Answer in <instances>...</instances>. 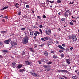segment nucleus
Segmentation results:
<instances>
[{"label": "nucleus", "instance_id": "nucleus-1", "mask_svg": "<svg viewBox=\"0 0 79 79\" xmlns=\"http://www.w3.org/2000/svg\"><path fill=\"white\" fill-rule=\"evenodd\" d=\"M28 40H29V37L26 36L22 39V43L23 44H26L28 43Z\"/></svg>", "mask_w": 79, "mask_h": 79}, {"label": "nucleus", "instance_id": "nucleus-2", "mask_svg": "<svg viewBox=\"0 0 79 79\" xmlns=\"http://www.w3.org/2000/svg\"><path fill=\"white\" fill-rule=\"evenodd\" d=\"M11 48H14L15 47H16L18 44H17V43L16 42L13 41L11 42Z\"/></svg>", "mask_w": 79, "mask_h": 79}, {"label": "nucleus", "instance_id": "nucleus-3", "mask_svg": "<svg viewBox=\"0 0 79 79\" xmlns=\"http://www.w3.org/2000/svg\"><path fill=\"white\" fill-rule=\"evenodd\" d=\"M11 41V39H8L4 41V43L6 44H9V42Z\"/></svg>", "mask_w": 79, "mask_h": 79}, {"label": "nucleus", "instance_id": "nucleus-4", "mask_svg": "<svg viewBox=\"0 0 79 79\" xmlns=\"http://www.w3.org/2000/svg\"><path fill=\"white\" fill-rule=\"evenodd\" d=\"M31 75L32 76H35V77H40V76H39V75L38 74H37L36 73H31Z\"/></svg>", "mask_w": 79, "mask_h": 79}, {"label": "nucleus", "instance_id": "nucleus-5", "mask_svg": "<svg viewBox=\"0 0 79 79\" xmlns=\"http://www.w3.org/2000/svg\"><path fill=\"white\" fill-rule=\"evenodd\" d=\"M25 63L27 65H30L31 63H32V62H29L28 61H26Z\"/></svg>", "mask_w": 79, "mask_h": 79}, {"label": "nucleus", "instance_id": "nucleus-6", "mask_svg": "<svg viewBox=\"0 0 79 79\" xmlns=\"http://www.w3.org/2000/svg\"><path fill=\"white\" fill-rule=\"evenodd\" d=\"M12 66L13 68H15V67H16V63L15 62H13L12 64Z\"/></svg>", "mask_w": 79, "mask_h": 79}, {"label": "nucleus", "instance_id": "nucleus-7", "mask_svg": "<svg viewBox=\"0 0 79 79\" xmlns=\"http://www.w3.org/2000/svg\"><path fill=\"white\" fill-rule=\"evenodd\" d=\"M52 44V43H51V41L50 40H49L47 42V45H48V46H49L50 45H51Z\"/></svg>", "mask_w": 79, "mask_h": 79}, {"label": "nucleus", "instance_id": "nucleus-8", "mask_svg": "<svg viewBox=\"0 0 79 79\" xmlns=\"http://www.w3.org/2000/svg\"><path fill=\"white\" fill-rule=\"evenodd\" d=\"M44 55L45 56H48V52L47 51H45L44 52Z\"/></svg>", "mask_w": 79, "mask_h": 79}, {"label": "nucleus", "instance_id": "nucleus-9", "mask_svg": "<svg viewBox=\"0 0 79 79\" xmlns=\"http://www.w3.org/2000/svg\"><path fill=\"white\" fill-rule=\"evenodd\" d=\"M77 39L76 35H72V39Z\"/></svg>", "mask_w": 79, "mask_h": 79}, {"label": "nucleus", "instance_id": "nucleus-10", "mask_svg": "<svg viewBox=\"0 0 79 79\" xmlns=\"http://www.w3.org/2000/svg\"><path fill=\"white\" fill-rule=\"evenodd\" d=\"M23 66V64H19L18 65V66L17 67V68H19V69L21 68V67H22Z\"/></svg>", "mask_w": 79, "mask_h": 79}, {"label": "nucleus", "instance_id": "nucleus-11", "mask_svg": "<svg viewBox=\"0 0 79 79\" xmlns=\"http://www.w3.org/2000/svg\"><path fill=\"white\" fill-rule=\"evenodd\" d=\"M73 39L72 42H74V43H75L76 42V41L77 40V38H75V39Z\"/></svg>", "mask_w": 79, "mask_h": 79}, {"label": "nucleus", "instance_id": "nucleus-12", "mask_svg": "<svg viewBox=\"0 0 79 79\" xmlns=\"http://www.w3.org/2000/svg\"><path fill=\"white\" fill-rule=\"evenodd\" d=\"M15 6L16 7V8H19V5L17 3H16V4L15 5Z\"/></svg>", "mask_w": 79, "mask_h": 79}, {"label": "nucleus", "instance_id": "nucleus-13", "mask_svg": "<svg viewBox=\"0 0 79 79\" xmlns=\"http://www.w3.org/2000/svg\"><path fill=\"white\" fill-rule=\"evenodd\" d=\"M19 71L20 72H21V73H23L24 72V71H25V70L24 69H20L19 70Z\"/></svg>", "mask_w": 79, "mask_h": 79}, {"label": "nucleus", "instance_id": "nucleus-14", "mask_svg": "<svg viewBox=\"0 0 79 79\" xmlns=\"http://www.w3.org/2000/svg\"><path fill=\"white\" fill-rule=\"evenodd\" d=\"M1 34H5V33H7V31H1Z\"/></svg>", "mask_w": 79, "mask_h": 79}, {"label": "nucleus", "instance_id": "nucleus-15", "mask_svg": "<svg viewBox=\"0 0 79 79\" xmlns=\"http://www.w3.org/2000/svg\"><path fill=\"white\" fill-rule=\"evenodd\" d=\"M29 49L30 51H31L32 52H33V53H34V52H35L34 50H33V49L32 48H29Z\"/></svg>", "mask_w": 79, "mask_h": 79}, {"label": "nucleus", "instance_id": "nucleus-16", "mask_svg": "<svg viewBox=\"0 0 79 79\" xmlns=\"http://www.w3.org/2000/svg\"><path fill=\"white\" fill-rule=\"evenodd\" d=\"M8 8V6H5L4 7H3L2 9H1L2 10H5L6 9V8Z\"/></svg>", "mask_w": 79, "mask_h": 79}, {"label": "nucleus", "instance_id": "nucleus-17", "mask_svg": "<svg viewBox=\"0 0 79 79\" xmlns=\"http://www.w3.org/2000/svg\"><path fill=\"white\" fill-rule=\"evenodd\" d=\"M64 15L65 17H66V16L68 17V13L65 12V13H64Z\"/></svg>", "mask_w": 79, "mask_h": 79}, {"label": "nucleus", "instance_id": "nucleus-18", "mask_svg": "<svg viewBox=\"0 0 79 79\" xmlns=\"http://www.w3.org/2000/svg\"><path fill=\"white\" fill-rule=\"evenodd\" d=\"M49 2H50V1L49 0H46V3L47 5H48L49 4Z\"/></svg>", "mask_w": 79, "mask_h": 79}, {"label": "nucleus", "instance_id": "nucleus-19", "mask_svg": "<svg viewBox=\"0 0 79 79\" xmlns=\"http://www.w3.org/2000/svg\"><path fill=\"white\" fill-rule=\"evenodd\" d=\"M70 60H66V63H67L68 64H71V63H70Z\"/></svg>", "mask_w": 79, "mask_h": 79}, {"label": "nucleus", "instance_id": "nucleus-20", "mask_svg": "<svg viewBox=\"0 0 79 79\" xmlns=\"http://www.w3.org/2000/svg\"><path fill=\"white\" fill-rule=\"evenodd\" d=\"M68 37L69 39H72L73 38V35H72V36L69 35Z\"/></svg>", "mask_w": 79, "mask_h": 79}, {"label": "nucleus", "instance_id": "nucleus-21", "mask_svg": "<svg viewBox=\"0 0 79 79\" xmlns=\"http://www.w3.org/2000/svg\"><path fill=\"white\" fill-rule=\"evenodd\" d=\"M44 39H45V40H48L49 39V38L47 36L46 37H44Z\"/></svg>", "mask_w": 79, "mask_h": 79}, {"label": "nucleus", "instance_id": "nucleus-22", "mask_svg": "<svg viewBox=\"0 0 79 79\" xmlns=\"http://www.w3.org/2000/svg\"><path fill=\"white\" fill-rule=\"evenodd\" d=\"M21 11L19 10L17 14L19 16H20V15H21Z\"/></svg>", "mask_w": 79, "mask_h": 79}, {"label": "nucleus", "instance_id": "nucleus-23", "mask_svg": "<svg viewBox=\"0 0 79 79\" xmlns=\"http://www.w3.org/2000/svg\"><path fill=\"white\" fill-rule=\"evenodd\" d=\"M72 78L73 79H77V77H76V76H73L72 77Z\"/></svg>", "mask_w": 79, "mask_h": 79}, {"label": "nucleus", "instance_id": "nucleus-24", "mask_svg": "<svg viewBox=\"0 0 79 79\" xmlns=\"http://www.w3.org/2000/svg\"><path fill=\"white\" fill-rule=\"evenodd\" d=\"M61 58H64V55L63 54H61L60 55Z\"/></svg>", "mask_w": 79, "mask_h": 79}, {"label": "nucleus", "instance_id": "nucleus-25", "mask_svg": "<svg viewBox=\"0 0 79 79\" xmlns=\"http://www.w3.org/2000/svg\"><path fill=\"white\" fill-rule=\"evenodd\" d=\"M53 58H54V59H56V58H57V56H56L55 55H53Z\"/></svg>", "mask_w": 79, "mask_h": 79}, {"label": "nucleus", "instance_id": "nucleus-26", "mask_svg": "<svg viewBox=\"0 0 79 79\" xmlns=\"http://www.w3.org/2000/svg\"><path fill=\"white\" fill-rule=\"evenodd\" d=\"M45 33H46V34H47L48 35H50V33L48 32V31H45Z\"/></svg>", "mask_w": 79, "mask_h": 79}, {"label": "nucleus", "instance_id": "nucleus-27", "mask_svg": "<svg viewBox=\"0 0 79 79\" xmlns=\"http://www.w3.org/2000/svg\"><path fill=\"white\" fill-rule=\"evenodd\" d=\"M30 34L31 36H32L34 35V33H33V32L32 31H31Z\"/></svg>", "mask_w": 79, "mask_h": 79}, {"label": "nucleus", "instance_id": "nucleus-28", "mask_svg": "<svg viewBox=\"0 0 79 79\" xmlns=\"http://www.w3.org/2000/svg\"><path fill=\"white\" fill-rule=\"evenodd\" d=\"M57 3H61V0H57Z\"/></svg>", "mask_w": 79, "mask_h": 79}, {"label": "nucleus", "instance_id": "nucleus-29", "mask_svg": "<svg viewBox=\"0 0 79 79\" xmlns=\"http://www.w3.org/2000/svg\"><path fill=\"white\" fill-rule=\"evenodd\" d=\"M3 45V44H2V41H0V47H2Z\"/></svg>", "mask_w": 79, "mask_h": 79}, {"label": "nucleus", "instance_id": "nucleus-30", "mask_svg": "<svg viewBox=\"0 0 79 79\" xmlns=\"http://www.w3.org/2000/svg\"><path fill=\"white\" fill-rule=\"evenodd\" d=\"M39 31L40 32L41 35H42V30L41 29H40L39 30Z\"/></svg>", "mask_w": 79, "mask_h": 79}, {"label": "nucleus", "instance_id": "nucleus-31", "mask_svg": "<svg viewBox=\"0 0 79 79\" xmlns=\"http://www.w3.org/2000/svg\"><path fill=\"white\" fill-rule=\"evenodd\" d=\"M60 49L61 50H65V48H63V47H61V48H60Z\"/></svg>", "mask_w": 79, "mask_h": 79}, {"label": "nucleus", "instance_id": "nucleus-32", "mask_svg": "<svg viewBox=\"0 0 79 79\" xmlns=\"http://www.w3.org/2000/svg\"><path fill=\"white\" fill-rule=\"evenodd\" d=\"M2 52H3V53H7V52H8V51L6 50H2Z\"/></svg>", "mask_w": 79, "mask_h": 79}, {"label": "nucleus", "instance_id": "nucleus-33", "mask_svg": "<svg viewBox=\"0 0 79 79\" xmlns=\"http://www.w3.org/2000/svg\"><path fill=\"white\" fill-rule=\"evenodd\" d=\"M43 18H47V17L46 16H45V15H44L43 16Z\"/></svg>", "mask_w": 79, "mask_h": 79}, {"label": "nucleus", "instance_id": "nucleus-34", "mask_svg": "<svg viewBox=\"0 0 79 79\" xmlns=\"http://www.w3.org/2000/svg\"><path fill=\"white\" fill-rule=\"evenodd\" d=\"M69 24L71 26H73V22H70Z\"/></svg>", "mask_w": 79, "mask_h": 79}, {"label": "nucleus", "instance_id": "nucleus-35", "mask_svg": "<svg viewBox=\"0 0 79 79\" xmlns=\"http://www.w3.org/2000/svg\"><path fill=\"white\" fill-rule=\"evenodd\" d=\"M61 21H65V19L64 18L61 19Z\"/></svg>", "mask_w": 79, "mask_h": 79}, {"label": "nucleus", "instance_id": "nucleus-36", "mask_svg": "<svg viewBox=\"0 0 79 79\" xmlns=\"http://www.w3.org/2000/svg\"><path fill=\"white\" fill-rule=\"evenodd\" d=\"M3 18H6V19H8V16H6L5 17H3Z\"/></svg>", "mask_w": 79, "mask_h": 79}, {"label": "nucleus", "instance_id": "nucleus-37", "mask_svg": "<svg viewBox=\"0 0 79 79\" xmlns=\"http://www.w3.org/2000/svg\"><path fill=\"white\" fill-rule=\"evenodd\" d=\"M57 47H59V48H61V47H62V46H61V45H58Z\"/></svg>", "mask_w": 79, "mask_h": 79}, {"label": "nucleus", "instance_id": "nucleus-38", "mask_svg": "<svg viewBox=\"0 0 79 79\" xmlns=\"http://www.w3.org/2000/svg\"><path fill=\"white\" fill-rule=\"evenodd\" d=\"M49 2L51 3H53L55 2V1H53L52 2L51 1H49Z\"/></svg>", "mask_w": 79, "mask_h": 79}, {"label": "nucleus", "instance_id": "nucleus-39", "mask_svg": "<svg viewBox=\"0 0 79 79\" xmlns=\"http://www.w3.org/2000/svg\"><path fill=\"white\" fill-rule=\"evenodd\" d=\"M51 67L50 65H46V68H51Z\"/></svg>", "mask_w": 79, "mask_h": 79}, {"label": "nucleus", "instance_id": "nucleus-40", "mask_svg": "<svg viewBox=\"0 0 79 79\" xmlns=\"http://www.w3.org/2000/svg\"><path fill=\"white\" fill-rule=\"evenodd\" d=\"M35 32H36V33H37V34H38V35H39V34H40V32H39L38 31H35Z\"/></svg>", "mask_w": 79, "mask_h": 79}, {"label": "nucleus", "instance_id": "nucleus-41", "mask_svg": "<svg viewBox=\"0 0 79 79\" xmlns=\"http://www.w3.org/2000/svg\"><path fill=\"white\" fill-rule=\"evenodd\" d=\"M64 52V51L62 50H60L59 51V52L60 53H62V52Z\"/></svg>", "mask_w": 79, "mask_h": 79}, {"label": "nucleus", "instance_id": "nucleus-42", "mask_svg": "<svg viewBox=\"0 0 79 79\" xmlns=\"http://www.w3.org/2000/svg\"><path fill=\"white\" fill-rule=\"evenodd\" d=\"M25 28H22L21 29V30L22 31H24V30H25Z\"/></svg>", "mask_w": 79, "mask_h": 79}, {"label": "nucleus", "instance_id": "nucleus-43", "mask_svg": "<svg viewBox=\"0 0 79 79\" xmlns=\"http://www.w3.org/2000/svg\"><path fill=\"white\" fill-rule=\"evenodd\" d=\"M34 34L35 36H37V34L36 32L34 33Z\"/></svg>", "mask_w": 79, "mask_h": 79}, {"label": "nucleus", "instance_id": "nucleus-44", "mask_svg": "<svg viewBox=\"0 0 79 79\" xmlns=\"http://www.w3.org/2000/svg\"><path fill=\"white\" fill-rule=\"evenodd\" d=\"M41 40L42 41H45H45H46V40H44V38H41Z\"/></svg>", "mask_w": 79, "mask_h": 79}, {"label": "nucleus", "instance_id": "nucleus-45", "mask_svg": "<svg viewBox=\"0 0 79 79\" xmlns=\"http://www.w3.org/2000/svg\"><path fill=\"white\" fill-rule=\"evenodd\" d=\"M65 12L69 13V9L66 10V11H65Z\"/></svg>", "mask_w": 79, "mask_h": 79}, {"label": "nucleus", "instance_id": "nucleus-46", "mask_svg": "<svg viewBox=\"0 0 79 79\" xmlns=\"http://www.w3.org/2000/svg\"><path fill=\"white\" fill-rule=\"evenodd\" d=\"M73 47H71L70 48V51H72L73 50Z\"/></svg>", "mask_w": 79, "mask_h": 79}, {"label": "nucleus", "instance_id": "nucleus-47", "mask_svg": "<svg viewBox=\"0 0 79 79\" xmlns=\"http://www.w3.org/2000/svg\"><path fill=\"white\" fill-rule=\"evenodd\" d=\"M52 63L51 62H49L48 63H47V64H51Z\"/></svg>", "mask_w": 79, "mask_h": 79}, {"label": "nucleus", "instance_id": "nucleus-48", "mask_svg": "<svg viewBox=\"0 0 79 79\" xmlns=\"http://www.w3.org/2000/svg\"><path fill=\"white\" fill-rule=\"evenodd\" d=\"M27 8H29V6L28 5H27L26 6Z\"/></svg>", "mask_w": 79, "mask_h": 79}, {"label": "nucleus", "instance_id": "nucleus-49", "mask_svg": "<svg viewBox=\"0 0 79 79\" xmlns=\"http://www.w3.org/2000/svg\"><path fill=\"white\" fill-rule=\"evenodd\" d=\"M22 55H25V52L24 51H23V52L22 53Z\"/></svg>", "mask_w": 79, "mask_h": 79}, {"label": "nucleus", "instance_id": "nucleus-50", "mask_svg": "<svg viewBox=\"0 0 79 79\" xmlns=\"http://www.w3.org/2000/svg\"><path fill=\"white\" fill-rule=\"evenodd\" d=\"M33 27L34 28H35V29H37V28H38V27L36 26H34Z\"/></svg>", "mask_w": 79, "mask_h": 79}, {"label": "nucleus", "instance_id": "nucleus-51", "mask_svg": "<svg viewBox=\"0 0 79 79\" xmlns=\"http://www.w3.org/2000/svg\"><path fill=\"white\" fill-rule=\"evenodd\" d=\"M2 21L3 23H5V20L3 19H2Z\"/></svg>", "mask_w": 79, "mask_h": 79}, {"label": "nucleus", "instance_id": "nucleus-52", "mask_svg": "<svg viewBox=\"0 0 79 79\" xmlns=\"http://www.w3.org/2000/svg\"><path fill=\"white\" fill-rule=\"evenodd\" d=\"M45 70L46 71H48L50 69H45Z\"/></svg>", "mask_w": 79, "mask_h": 79}, {"label": "nucleus", "instance_id": "nucleus-53", "mask_svg": "<svg viewBox=\"0 0 79 79\" xmlns=\"http://www.w3.org/2000/svg\"><path fill=\"white\" fill-rule=\"evenodd\" d=\"M48 32H49V33H52V31H51V30H48Z\"/></svg>", "mask_w": 79, "mask_h": 79}, {"label": "nucleus", "instance_id": "nucleus-54", "mask_svg": "<svg viewBox=\"0 0 79 79\" xmlns=\"http://www.w3.org/2000/svg\"><path fill=\"white\" fill-rule=\"evenodd\" d=\"M41 61H43V62H45V61L44 60V59H42Z\"/></svg>", "mask_w": 79, "mask_h": 79}, {"label": "nucleus", "instance_id": "nucleus-55", "mask_svg": "<svg viewBox=\"0 0 79 79\" xmlns=\"http://www.w3.org/2000/svg\"><path fill=\"white\" fill-rule=\"evenodd\" d=\"M36 47H37V45H36V44H34V48H36Z\"/></svg>", "mask_w": 79, "mask_h": 79}, {"label": "nucleus", "instance_id": "nucleus-56", "mask_svg": "<svg viewBox=\"0 0 79 79\" xmlns=\"http://www.w3.org/2000/svg\"><path fill=\"white\" fill-rule=\"evenodd\" d=\"M44 44H42L41 45H40L39 46H40V47H42L43 46H44Z\"/></svg>", "mask_w": 79, "mask_h": 79}, {"label": "nucleus", "instance_id": "nucleus-57", "mask_svg": "<svg viewBox=\"0 0 79 79\" xmlns=\"http://www.w3.org/2000/svg\"><path fill=\"white\" fill-rule=\"evenodd\" d=\"M39 27L40 28H42L43 27V26L42 25H40Z\"/></svg>", "mask_w": 79, "mask_h": 79}, {"label": "nucleus", "instance_id": "nucleus-58", "mask_svg": "<svg viewBox=\"0 0 79 79\" xmlns=\"http://www.w3.org/2000/svg\"><path fill=\"white\" fill-rule=\"evenodd\" d=\"M64 73H68V71L67 70H64Z\"/></svg>", "mask_w": 79, "mask_h": 79}, {"label": "nucleus", "instance_id": "nucleus-59", "mask_svg": "<svg viewBox=\"0 0 79 79\" xmlns=\"http://www.w3.org/2000/svg\"><path fill=\"white\" fill-rule=\"evenodd\" d=\"M37 18H38V19H40L41 18L40 17V16H37Z\"/></svg>", "mask_w": 79, "mask_h": 79}, {"label": "nucleus", "instance_id": "nucleus-60", "mask_svg": "<svg viewBox=\"0 0 79 79\" xmlns=\"http://www.w3.org/2000/svg\"><path fill=\"white\" fill-rule=\"evenodd\" d=\"M56 44H59V42L57 40L56 41Z\"/></svg>", "mask_w": 79, "mask_h": 79}, {"label": "nucleus", "instance_id": "nucleus-61", "mask_svg": "<svg viewBox=\"0 0 79 79\" xmlns=\"http://www.w3.org/2000/svg\"><path fill=\"white\" fill-rule=\"evenodd\" d=\"M73 3H74V2H70L69 3V4H71V5H73Z\"/></svg>", "mask_w": 79, "mask_h": 79}, {"label": "nucleus", "instance_id": "nucleus-62", "mask_svg": "<svg viewBox=\"0 0 79 79\" xmlns=\"http://www.w3.org/2000/svg\"><path fill=\"white\" fill-rule=\"evenodd\" d=\"M51 53H53V54H55V53H54V51H51Z\"/></svg>", "mask_w": 79, "mask_h": 79}, {"label": "nucleus", "instance_id": "nucleus-63", "mask_svg": "<svg viewBox=\"0 0 79 79\" xmlns=\"http://www.w3.org/2000/svg\"><path fill=\"white\" fill-rule=\"evenodd\" d=\"M43 67H44V68H47V65H43Z\"/></svg>", "mask_w": 79, "mask_h": 79}, {"label": "nucleus", "instance_id": "nucleus-64", "mask_svg": "<svg viewBox=\"0 0 79 79\" xmlns=\"http://www.w3.org/2000/svg\"><path fill=\"white\" fill-rule=\"evenodd\" d=\"M14 35V33H12L10 35V36H13Z\"/></svg>", "mask_w": 79, "mask_h": 79}]
</instances>
